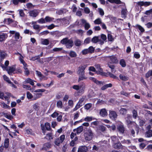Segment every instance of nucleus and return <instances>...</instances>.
I'll return each mask as SVG.
<instances>
[{"mask_svg":"<svg viewBox=\"0 0 152 152\" xmlns=\"http://www.w3.org/2000/svg\"><path fill=\"white\" fill-rule=\"evenodd\" d=\"M86 67V65H81L78 67L77 72V73L79 75L78 82L84 80H86L87 79V77L85 76V70Z\"/></svg>","mask_w":152,"mask_h":152,"instance_id":"nucleus-1","label":"nucleus"},{"mask_svg":"<svg viewBox=\"0 0 152 152\" xmlns=\"http://www.w3.org/2000/svg\"><path fill=\"white\" fill-rule=\"evenodd\" d=\"M61 42L62 44H65L66 47L68 48H71L73 45L72 40L71 39H68L67 38L63 39L61 41Z\"/></svg>","mask_w":152,"mask_h":152,"instance_id":"nucleus-2","label":"nucleus"},{"mask_svg":"<svg viewBox=\"0 0 152 152\" xmlns=\"http://www.w3.org/2000/svg\"><path fill=\"white\" fill-rule=\"evenodd\" d=\"M93 135V133L90 128H86V131L84 134L86 140L88 141L92 139Z\"/></svg>","mask_w":152,"mask_h":152,"instance_id":"nucleus-3","label":"nucleus"},{"mask_svg":"<svg viewBox=\"0 0 152 152\" xmlns=\"http://www.w3.org/2000/svg\"><path fill=\"white\" fill-rule=\"evenodd\" d=\"M86 86L84 83H82L80 85H74L72 86V88L77 90L79 91V93H83L84 92L86 88Z\"/></svg>","mask_w":152,"mask_h":152,"instance_id":"nucleus-4","label":"nucleus"},{"mask_svg":"<svg viewBox=\"0 0 152 152\" xmlns=\"http://www.w3.org/2000/svg\"><path fill=\"white\" fill-rule=\"evenodd\" d=\"M65 135L64 134L61 135L59 137L55 139L54 141L55 145L58 146L60 144L62 143L65 139Z\"/></svg>","mask_w":152,"mask_h":152,"instance_id":"nucleus-5","label":"nucleus"},{"mask_svg":"<svg viewBox=\"0 0 152 152\" xmlns=\"http://www.w3.org/2000/svg\"><path fill=\"white\" fill-rule=\"evenodd\" d=\"M94 48L91 46L89 47L88 48L83 50L81 51V53L83 55H86L89 53H92L94 52Z\"/></svg>","mask_w":152,"mask_h":152,"instance_id":"nucleus-6","label":"nucleus"},{"mask_svg":"<svg viewBox=\"0 0 152 152\" xmlns=\"http://www.w3.org/2000/svg\"><path fill=\"white\" fill-rule=\"evenodd\" d=\"M122 6L123 7L121 8L122 10L121 11V15L122 18H125L126 17L127 14V10L126 8L125 4L124 3H123Z\"/></svg>","mask_w":152,"mask_h":152,"instance_id":"nucleus-7","label":"nucleus"},{"mask_svg":"<svg viewBox=\"0 0 152 152\" xmlns=\"http://www.w3.org/2000/svg\"><path fill=\"white\" fill-rule=\"evenodd\" d=\"M131 116L129 115H127V116L125 118V120L126 124L129 128L131 127L132 126V124L134 122L130 121Z\"/></svg>","mask_w":152,"mask_h":152,"instance_id":"nucleus-8","label":"nucleus"},{"mask_svg":"<svg viewBox=\"0 0 152 152\" xmlns=\"http://www.w3.org/2000/svg\"><path fill=\"white\" fill-rule=\"evenodd\" d=\"M39 13V11L37 10H31L28 12L29 15L33 18L36 17L38 15Z\"/></svg>","mask_w":152,"mask_h":152,"instance_id":"nucleus-9","label":"nucleus"},{"mask_svg":"<svg viewBox=\"0 0 152 152\" xmlns=\"http://www.w3.org/2000/svg\"><path fill=\"white\" fill-rule=\"evenodd\" d=\"M89 79L94 82V83L97 85L99 86H102L103 85L105 84V82L104 81H100L96 80L95 78L93 77H90Z\"/></svg>","mask_w":152,"mask_h":152,"instance_id":"nucleus-10","label":"nucleus"},{"mask_svg":"<svg viewBox=\"0 0 152 152\" xmlns=\"http://www.w3.org/2000/svg\"><path fill=\"white\" fill-rule=\"evenodd\" d=\"M109 116L110 118L113 120H115L117 117V114L116 112L114 111H109Z\"/></svg>","mask_w":152,"mask_h":152,"instance_id":"nucleus-11","label":"nucleus"},{"mask_svg":"<svg viewBox=\"0 0 152 152\" xmlns=\"http://www.w3.org/2000/svg\"><path fill=\"white\" fill-rule=\"evenodd\" d=\"M81 22L82 23L84 24L85 29L86 30H88L90 27V24L87 22L84 19H82L81 20Z\"/></svg>","mask_w":152,"mask_h":152,"instance_id":"nucleus-12","label":"nucleus"},{"mask_svg":"<svg viewBox=\"0 0 152 152\" xmlns=\"http://www.w3.org/2000/svg\"><path fill=\"white\" fill-rule=\"evenodd\" d=\"M51 146L52 145L50 142H47L43 144L42 149L46 151L50 148Z\"/></svg>","mask_w":152,"mask_h":152,"instance_id":"nucleus-13","label":"nucleus"},{"mask_svg":"<svg viewBox=\"0 0 152 152\" xmlns=\"http://www.w3.org/2000/svg\"><path fill=\"white\" fill-rule=\"evenodd\" d=\"M1 116H4L10 120L13 118V116L11 115L10 114H9L7 113H5L4 112L1 113Z\"/></svg>","mask_w":152,"mask_h":152,"instance_id":"nucleus-14","label":"nucleus"},{"mask_svg":"<svg viewBox=\"0 0 152 152\" xmlns=\"http://www.w3.org/2000/svg\"><path fill=\"white\" fill-rule=\"evenodd\" d=\"M110 58L111 61L113 63H117L118 62V61L116 57L113 55L108 57Z\"/></svg>","mask_w":152,"mask_h":152,"instance_id":"nucleus-15","label":"nucleus"},{"mask_svg":"<svg viewBox=\"0 0 152 152\" xmlns=\"http://www.w3.org/2000/svg\"><path fill=\"white\" fill-rule=\"evenodd\" d=\"M8 35L6 33H2L0 34V42L4 41L7 38Z\"/></svg>","mask_w":152,"mask_h":152,"instance_id":"nucleus-16","label":"nucleus"},{"mask_svg":"<svg viewBox=\"0 0 152 152\" xmlns=\"http://www.w3.org/2000/svg\"><path fill=\"white\" fill-rule=\"evenodd\" d=\"M88 150L87 147L86 146H81L79 147L78 150V152H86Z\"/></svg>","mask_w":152,"mask_h":152,"instance_id":"nucleus-17","label":"nucleus"},{"mask_svg":"<svg viewBox=\"0 0 152 152\" xmlns=\"http://www.w3.org/2000/svg\"><path fill=\"white\" fill-rule=\"evenodd\" d=\"M53 137L54 136L51 133H50L47 134L46 137L44 138L48 140H51L53 139Z\"/></svg>","mask_w":152,"mask_h":152,"instance_id":"nucleus-18","label":"nucleus"},{"mask_svg":"<svg viewBox=\"0 0 152 152\" xmlns=\"http://www.w3.org/2000/svg\"><path fill=\"white\" fill-rule=\"evenodd\" d=\"M83 127L82 126H80L78 127L77 129H74L73 131L76 132L78 134L81 133L83 130Z\"/></svg>","mask_w":152,"mask_h":152,"instance_id":"nucleus-19","label":"nucleus"},{"mask_svg":"<svg viewBox=\"0 0 152 152\" xmlns=\"http://www.w3.org/2000/svg\"><path fill=\"white\" fill-rule=\"evenodd\" d=\"M117 129L120 132L123 133L124 131V128L123 125L120 124L117 126Z\"/></svg>","mask_w":152,"mask_h":152,"instance_id":"nucleus-20","label":"nucleus"},{"mask_svg":"<svg viewBox=\"0 0 152 152\" xmlns=\"http://www.w3.org/2000/svg\"><path fill=\"white\" fill-rule=\"evenodd\" d=\"M100 114L102 117L107 116V113L106 110L104 108L101 109L100 111Z\"/></svg>","mask_w":152,"mask_h":152,"instance_id":"nucleus-21","label":"nucleus"},{"mask_svg":"<svg viewBox=\"0 0 152 152\" xmlns=\"http://www.w3.org/2000/svg\"><path fill=\"white\" fill-rule=\"evenodd\" d=\"M95 66L98 71L97 72H96L98 74H100L102 72V69L101 68L100 65L99 64H95Z\"/></svg>","mask_w":152,"mask_h":152,"instance_id":"nucleus-22","label":"nucleus"},{"mask_svg":"<svg viewBox=\"0 0 152 152\" xmlns=\"http://www.w3.org/2000/svg\"><path fill=\"white\" fill-rule=\"evenodd\" d=\"M36 22H32V24H33V27L34 29L35 30H38L40 31L41 29L42 28L40 27V26L37 24H36Z\"/></svg>","mask_w":152,"mask_h":152,"instance_id":"nucleus-23","label":"nucleus"},{"mask_svg":"<svg viewBox=\"0 0 152 152\" xmlns=\"http://www.w3.org/2000/svg\"><path fill=\"white\" fill-rule=\"evenodd\" d=\"M24 83H29L30 85L32 86H33L34 85V83L33 80L30 78L26 79L25 80Z\"/></svg>","mask_w":152,"mask_h":152,"instance_id":"nucleus-24","label":"nucleus"},{"mask_svg":"<svg viewBox=\"0 0 152 152\" xmlns=\"http://www.w3.org/2000/svg\"><path fill=\"white\" fill-rule=\"evenodd\" d=\"M105 84V83L103 85L102 87H101V89L102 90H104L107 88L111 87L112 86V84L111 83H109L107 84Z\"/></svg>","mask_w":152,"mask_h":152,"instance_id":"nucleus-25","label":"nucleus"},{"mask_svg":"<svg viewBox=\"0 0 152 152\" xmlns=\"http://www.w3.org/2000/svg\"><path fill=\"white\" fill-rule=\"evenodd\" d=\"M132 126H133L134 129L136 131L137 133L138 134V133L140 129V128L138 126L137 124L135 122H134L133 124H132V126Z\"/></svg>","mask_w":152,"mask_h":152,"instance_id":"nucleus-26","label":"nucleus"},{"mask_svg":"<svg viewBox=\"0 0 152 152\" xmlns=\"http://www.w3.org/2000/svg\"><path fill=\"white\" fill-rule=\"evenodd\" d=\"M145 136L146 137H152V130H148L145 132Z\"/></svg>","mask_w":152,"mask_h":152,"instance_id":"nucleus-27","label":"nucleus"},{"mask_svg":"<svg viewBox=\"0 0 152 152\" xmlns=\"http://www.w3.org/2000/svg\"><path fill=\"white\" fill-rule=\"evenodd\" d=\"M15 70V68L13 67H10L9 69H7V71L9 75H11Z\"/></svg>","mask_w":152,"mask_h":152,"instance_id":"nucleus-28","label":"nucleus"},{"mask_svg":"<svg viewBox=\"0 0 152 152\" xmlns=\"http://www.w3.org/2000/svg\"><path fill=\"white\" fill-rule=\"evenodd\" d=\"M119 77L120 79L124 81H126L128 79V77L127 76L123 75L120 74Z\"/></svg>","mask_w":152,"mask_h":152,"instance_id":"nucleus-29","label":"nucleus"},{"mask_svg":"<svg viewBox=\"0 0 152 152\" xmlns=\"http://www.w3.org/2000/svg\"><path fill=\"white\" fill-rule=\"evenodd\" d=\"M42 96V94L41 93H37L34 94V97L32 99V100H36L37 99L40 98Z\"/></svg>","mask_w":152,"mask_h":152,"instance_id":"nucleus-30","label":"nucleus"},{"mask_svg":"<svg viewBox=\"0 0 152 152\" xmlns=\"http://www.w3.org/2000/svg\"><path fill=\"white\" fill-rule=\"evenodd\" d=\"M102 22V20L100 18H98L94 21V23L96 25L101 24Z\"/></svg>","mask_w":152,"mask_h":152,"instance_id":"nucleus-31","label":"nucleus"},{"mask_svg":"<svg viewBox=\"0 0 152 152\" xmlns=\"http://www.w3.org/2000/svg\"><path fill=\"white\" fill-rule=\"evenodd\" d=\"M74 43L76 46L79 47L81 45L82 42L79 39H76L74 42Z\"/></svg>","mask_w":152,"mask_h":152,"instance_id":"nucleus-32","label":"nucleus"},{"mask_svg":"<svg viewBox=\"0 0 152 152\" xmlns=\"http://www.w3.org/2000/svg\"><path fill=\"white\" fill-rule=\"evenodd\" d=\"M45 19L46 22H50L53 21V20H54V18H53L47 16L45 17Z\"/></svg>","mask_w":152,"mask_h":152,"instance_id":"nucleus-33","label":"nucleus"},{"mask_svg":"<svg viewBox=\"0 0 152 152\" xmlns=\"http://www.w3.org/2000/svg\"><path fill=\"white\" fill-rule=\"evenodd\" d=\"M62 50V48H53V49L50 50V52L51 53H53L55 52H59Z\"/></svg>","mask_w":152,"mask_h":152,"instance_id":"nucleus-34","label":"nucleus"},{"mask_svg":"<svg viewBox=\"0 0 152 152\" xmlns=\"http://www.w3.org/2000/svg\"><path fill=\"white\" fill-rule=\"evenodd\" d=\"M6 55L7 54L5 52L1 50L0 51V57L2 59L4 58L5 57Z\"/></svg>","mask_w":152,"mask_h":152,"instance_id":"nucleus-35","label":"nucleus"},{"mask_svg":"<svg viewBox=\"0 0 152 152\" xmlns=\"http://www.w3.org/2000/svg\"><path fill=\"white\" fill-rule=\"evenodd\" d=\"M9 140L8 138L5 139L4 142V147L6 148H7L8 147Z\"/></svg>","mask_w":152,"mask_h":152,"instance_id":"nucleus-36","label":"nucleus"},{"mask_svg":"<svg viewBox=\"0 0 152 152\" xmlns=\"http://www.w3.org/2000/svg\"><path fill=\"white\" fill-rule=\"evenodd\" d=\"M69 56L71 57H75L77 56V55L75 51H71L69 53Z\"/></svg>","mask_w":152,"mask_h":152,"instance_id":"nucleus-37","label":"nucleus"},{"mask_svg":"<svg viewBox=\"0 0 152 152\" xmlns=\"http://www.w3.org/2000/svg\"><path fill=\"white\" fill-rule=\"evenodd\" d=\"M121 144L120 143H115V144L114 145V147L115 149H119L121 148Z\"/></svg>","mask_w":152,"mask_h":152,"instance_id":"nucleus-38","label":"nucleus"},{"mask_svg":"<svg viewBox=\"0 0 152 152\" xmlns=\"http://www.w3.org/2000/svg\"><path fill=\"white\" fill-rule=\"evenodd\" d=\"M133 117L135 119H136L138 116L137 112V110H134L132 111Z\"/></svg>","mask_w":152,"mask_h":152,"instance_id":"nucleus-39","label":"nucleus"},{"mask_svg":"<svg viewBox=\"0 0 152 152\" xmlns=\"http://www.w3.org/2000/svg\"><path fill=\"white\" fill-rule=\"evenodd\" d=\"M9 64V61L8 60H7L5 61L4 65H1V67L3 68V69H5L7 68V67L8 66Z\"/></svg>","mask_w":152,"mask_h":152,"instance_id":"nucleus-40","label":"nucleus"},{"mask_svg":"<svg viewBox=\"0 0 152 152\" xmlns=\"http://www.w3.org/2000/svg\"><path fill=\"white\" fill-rule=\"evenodd\" d=\"M92 106V104L91 103H88L85 104L84 106V108L87 110H89Z\"/></svg>","mask_w":152,"mask_h":152,"instance_id":"nucleus-41","label":"nucleus"},{"mask_svg":"<svg viewBox=\"0 0 152 152\" xmlns=\"http://www.w3.org/2000/svg\"><path fill=\"white\" fill-rule=\"evenodd\" d=\"M10 94L8 93H6L5 94H4L3 98H4L5 100H8L10 97Z\"/></svg>","mask_w":152,"mask_h":152,"instance_id":"nucleus-42","label":"nucleus"},{"mask_svg":"<svg viewBox=\"0 0 152 152\" xmlns=\"http://www.w3.org/2000/svg\"><path fill=\"white\" fill-rule=\"evenodd\" d=\"M97 11L99 12L100 15L101 16H102L104 15V11L102 9L100 8H98L97 9Z\"/></svg>","mask_w":152,"mask_h":152,"instance_id":"nucleus-43","label":"nucleus"},{"mask_svg":"<svg viewBox=\"0 0 152 152\" xmlns=\"http://www.w3.org/2000/svg\"><path fill=\"white\" fill-rule=\"evenodd\" d=\"M120 64L123 67H124L126 66V63L125 60L123 59H121L120 61Z\"/></svg>","mask_w":152,"mask_h":152,"instance_id":"nucleus-44","label":"nucleus"},{"mask_svg":"<svg viewBox=\"0 0 152 152\" xmlns=\"http://www.w3.org/2000/svg\"><path fill=\"white\" fill-rule=\"evenodd\" d=\"M45 128L47 130H50L51 129L50 124L48 122L45 123Z\"/></svg>","mask_w":152,"mask_h":152,"instance_id":"nucleus-45","label":"nucleus"},{"mask_svg":"<svg viewBox=\"0 0 152 152\" xmlns=\"http://www.w3.org/2000/svg\"><path fill=\"white\" fill-rule=\"evenodd\" d=\"M121 142L123 144H129L131 143L130 140H124L121 141Z\"/></svg>","mask_w":152,"mask_h":152,"instance_id":"nucleus-46","label":"nucleus"},{"mask_svg":"<svg viewBox=\"0 0 152 152\" xmlns=\"http://www.w3.org/2000/svg\"><path fill=\"white\" fill-rule=\"evenodd\" d=\"M57 106L59 108H62L63 106L62 102L61 101H58L57 102Z\"/></svg>","mask_w":152,"mask_h":152,"instance_id":"nucleus-47","label":"nucleus"},{"mask_svg":"<svg viewBox=\"0 0 152 152\" xmlns=\"http://www.w3.org/2000/svg\"><path fill=\"white\" fill-rule=\"evenodd\" d=\"M27 97L28 99H32V100L34 97L32 94L29 92H27Z\"/></svg>","mask_w":152,"mask_h":152,"instance_id":"nucleus-48","label":"nucleus"},{"mask_svg":"<svg viewBox=\"0 0 152 152\" xmlns=\"http://www.w3.org/2000/svg\"><path fill=\"white\" fill-rule=\"evenodd\" d=\"M49 43V41L47 39H44L42 42V44L44 45H47Z\"/></svg>","mask_w":152,"mask_h":152,"instance_id":"nucleus-49","label":"nucleus"},{"mask_svg":"<svg viewBox=\"0 0 152 152\" xmlns=\"http://www.w3.org/2000/svg\"><path fill=\"white\" fill-rule=\"evenodd\" d=\"M93 119H94L92 117L87 116L85 118L84 121H91Z\"/></svg>","mask_w":152,"mask_h":152,"instance_id":"nucleus-50","label":"nucleus"},{"mask_svg":"<svg viewBox=\"0 0 152 152\" xmlns=\"http://www.w3.org/2000/svg\"><path fill=\"white\" fill-rule=\"evenodd\" d=\"M98 37H94L92 39L91 41L94 43H96L98 42Z\"/></svg>","mask_w":152,"mask_h":152,"instance_id":"nucleus-51","label":"nucleus"},{"mask_svg":"<svg viewBox=\"0 0 152 152\" xmlns=\"http://www.w3.org/2000/svg\"><path fill=\"white\" fill-rule=\"evenodd\" d=\"M19 12V14L20 16L21 17H24L25 16V14H24L23 11L22 10H18Z\"/></svg>","mask_w":152,"mask_h":152,"instance_id":"nucleus-52","label":"nucleus"},{"mask_svg":"<svg viewBox=\"0 0 152 152\" xmlns=\"http://www.w3.org/2000/svg\"><path fill=\"white\" fill-rule=\"evenodd\" d=\"M107 38L108 40L110 41H112L113 40V38L111 34L108 33L107 34Z\"/></svg>","mask_w":152,"mask_h":152,"instance_id":"nucleus-53","label":"nucleus"},{"mask_svg":"<svg viewBox=\"0 0 152 152\" xmlns=\"http://www.w3.org/2000/svg\"><path fill=\"white\" fill-rule=\"evenodd\" d=\"M1 105L2 107L6 109L10 107L4 102L1 103Z\"/></svg>","mask_w":152,"mask_h":152,"instance_id":"nucleus-54","label":"nucleus"},{"mask_svg":"<svg viewBox=\"0 0 152 152\" xmlns=\"http://www.w3.org/2000/svg\"><path fill=\"white\" fill-rule=\"evenodd\" d=\"M3 78L4 80L7 82L8 83H11V81L9 80L8 77H7L5 75H4L3 76Z\"/></svg>","mask_w":152,"mask_h":152,"instance_id":"nucleus-55","label":"nucleus"},{"mask_svg":"<svg viewBox=\"0 0 152 152\" xmlns=\"http://www.w3.org/2000/svg\"><path fill=\"white\" fill-rule=\"evenodd\" d=\"M77 139L78 138L77 137H75V139H74V140H72L70 143V145L72 146H73L75 144V142L77 140Z\"/></svg>","mask_w":152,"mask_h":152,"instance_id":"nucleus-56","label":"nucleus"},{"mask_svg":"<svg viewBox=\"0 0 152 152\" xmlns=\"http://www.w3.org/2000/svg\"><path fill=\"white\" fill-rule=\"evenodd\" d=\"M41 129L42 131V133L45 134V123L44 124H41Z\"/></svg>","mask_w":152,"mask_h":152,"instance_id":"nucleus-57","label":"nucleus"},{"mask_svg":"<svg viewBox=\"0 0 152 152\" xmlns=\"http://www.w3.org/2000/svg\"><path fill=\"white\" fill-rule=\"evenodd\" d=\"M37 22L40 23H44L46 22L45 20V19L41 18L37 21Z\"/></svg>","mask_w":152,"mask_h":152,"instance_id":"nucleus-58","label":"nucleus"},{"mask_svg":"<svg viewBox=\"0 0 152 152\" xmlns=\"http://www.w3.org/2000/svg\"><path fill=\"white\" fill-rule=\"evenodd\" d=\"M20 37V34L19 32H16L15 34V39L18 40L19 39Z\"/></svg>","mask_w":152,"mask_h":152,"instance_id":"nucleus-59","label":"nucleus"},{"mask_svg":"<svg viewBox=\"0 0 152 152\" xmlns=\"http://www.w3.org/2000/svg\"><path fill=\"white\" fill-rule=\"evenodd\" d=\"M108 75L110 77L113 78L114 79L117 78V77L116 76L110 72H108Z\"/></svg>","mask_w":152,"mask_h":152,"instance_id":"nucleus-60","label":"nucleus"},{"mask_svg":"<svg viewBox=\"0 0 152 152\" xmlns=\"http://www.w3.org/2000/svg\"><path fill=\"white\" fill-rule=\"evenodd\" d=\"M53 57H50L48 58H45V62H49L53 60Z\"/></svg>","mask_w":152,"mask_h":152,"instance_id":"nucleus-61","label":"nucleus"},{"mask_svg":"<svg viewBox=\"0 0 152 152\" xmlns=\"http://www.w3.org/2000/svg\"><path fill=\"white\" fill-rule=\"evenodd\" d=\"M23 88H25L28 90H31V86L29 85H23Z\"/></svg>","mask_w":152,"mask_h":152,"instance_id":"nucleus-62","label":"nucleus"},{"mask_svg":"<svg viewBox=\"0 0 152 152\" xmlns=\"http://www.w3.org/2000/svg\"><path fill=\"white\" fill-rule=\"evenodd\" d=\"M127 110L124 108H121L120 110L121 113L122 114H124L126 113Z\"/></svg>","mask_w":152,"mask_h":152,"instance_id":"nucleus-63","label":"nucleus"},{"mask_svg":"<svg viewBox=\"0 0 152 152\" xmlns=\"http://www.w3.org/2000/svg\"><path fill=\"white\" fill-rule=\"evenodd\" d=\"M91 41V39L90 38H87L84 41V44H87L89 43Z\"/></svg>","mask_w":152,"mask_h":152,"instance_id":"nucleus-64","label":"nucleus"}]
</instances>
